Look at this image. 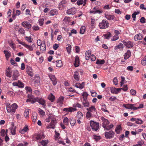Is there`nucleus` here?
<instances>
[{"label": "nucleus", "instance_id": "4", "mask_svg": "<svg viewBox=\"0 0 146 146\" xmlns=\"http://www.w3.org/2000/svg\"><path fill=\"white\" fill-rule=\"evenodd\" d=\"M45 136L44 134H37L35 135L33 137V140L34 141L43 139L45 137Z\"/></svg>", "mask_w": 146, "mask_h": 146}, {"label": "nucleus", "instance_id": "15", "mask_svg": "<svg viewBox=\"0 0 146 146\" xmlns=\"http://www.w3.org/2000/svg\"><path fill=\"white\" fill-rule=\"evenodd\" d=\"M26 72L31 77L33 76V72L32 69L30 66H27Z\"/></svg>", "mask_w": 146, "mask_h": 146}, {"label": "nucleus", "instance_id": "34", "mask_svg": "<svg viewBox=\"0 0 146 146\" xmlns=\"http://www.w3.org/2000/svg\"><path fill=\"white\" fill-rule=\"evenodd\" d=\"M105 62V61L104 59L99 60L98 59L96 60V63L97 64H104Z\"/></svg>", "mask_w": 146, "mask_h": 146}, {"label": "nucleus", "instance_id": "29", "mask_svg": "<svg viewBox=\"0 0 146 146\" xmlns=\"http://www.w3.org/2000/svg\"><path fill=\"white\" fill-rule=\"evenodd\" d=\"M10 68L8 67L6 70L5 74L7 77H11V72L10 70Z\"/></svg>", "mask_w": 146, "mask_h": 146}, {"label": "nucleus", "instance_id": "20", "mask_svg": "<svg viewBox=\"0 0 146 146\" xmlns=\"http://www.w3.org/2000/svg\"><path fill=\"white\" fill-rule=\"evenodd\" d=\"M84 82H83L81 84L79 83H76L75 86L76 87L78 88L82 89L84 88Z\"/></svg>", "mask_w": 146, "mask_h": 146}, {"label": "nucleus", "instance_id": "5", "mask_svg": "<svg viewBox=\"0 0 146 146\" xmlns=\"http://www.w3.org/2000/svg\"><path fill=\"white\" fill-rule=\"evenodd\" d=\"M114 132L112 131H110L109 132H106L105 133V137L107 139H110L114 137Z\"/></svg>", "mask_w": 146, "mask_h": 146}, {"label": "nucleus", "instance_id": "28", "mask_svg": "<svg viewBox=\"0 0 146 146\" xmlns=\"http://www.w3.org/2000/svg\"><path fill=\"white\" fill-rule=\"evenodd\" d=\"M74 78L76 80L78 81L79 80L80 77L78 71H76L74 72Z\"/></svg>", "mask_w": 146, "mask_h": 146}, {"label": "nucleus", "instance_id": "56", "mask_svg": "<svg viewBox=\"0 0 146 146\" xmlns=\"http://www.w3.org/2000/svg\"><path fill=\"white\" fill-rule=\"evenodd\" d=\"M28 144V143L26 142H23V143H20L17 146H27Z\"/></svg>", "mask_w": 146, "mask_h": 146}, {"label": "nucleus", "instance_id": "51", "mask_svg": "<svg viewBox=\"0 0 146 146\" xmlns=\"http://www.w3.org/2000/svg\"><path fill=\"white\" fill-rule=\"evenodd\" d=\"M139 12L138 11L134 12L132 15V17L134 21L135 20L136 15L139 14Z\"/></svg>", "mask_w": 146, "mask_h": 146}, {"label": "nucleus", "instance_id": "40", "mask_svg": "<svg viewBox=\"0 0 146 146\" xmlns=\"http://www.w3.org/2000/svg\"><path fill=\"white\" fill-rule=\"evenodd\" d=\"M103 36L105 38L109 39L110 37H111V34L110 32H108L107 34L103 35Z\"/></svg>", "mask_w": 146, "mask_h": 146}, {"label": "nucleus", "instance_id": "54", "mask_svg": "<svg viewBox=\"0 0 146 146\" xmlns=\"http://www.w3.org/2000/svg\"><path fill=\"white\" fill-rule=\"evenodd\" d=\"M1 135L2 136L4 137L5 136V135H7V132H5V131L4 129H2L1 130Z\"/></svg>", "mask_w": 146, "mask_h": 146}, {"label": "nucleus", "instance_id": "11", "mask_svg": "<svg viewBox=\"0 0 146 146\" xmlns=\"http://www.w3.org/2000/svg\"><path fill=\"white\" fill-rule=\"evenodd\" d=\"M64 98L62 96H60L57 100V103L60 107L62 106L64 102Z\"/></svg>", "mask_w": 146, "mask_h": 146}, {"label": "nucleus", "instance_id": "3", "mask_svg": "<svg viewBox=\"0 0 146 146\" xmlns=\"http://www.w3.org/2000/svg\"><path fill=\"white\" fill-rule=\"evenodd\" d=\"M99 26L101 29H106L109 27V23L106 20H103L100 23Z\"/></svg>", "mask_w": 146, "mask_h": 146}, {"label": "nucleus", "instance_id": "48", "mask_svg": "<svg viewBox=\"0 0 146 146\" xmlns=\"http://www.w3.org/2000/svg\"><path fill=\"white\" fill-rule=\"evenodd\" d=\"M63 122L65 125H68L69 123L68 118L67 117H65L63 120Z\"/></svg>", "mask_w": 146, "mask_h": 146}, {"label": "nucleus", "instance_id": "23", "mask_svg": "<svg viewBox=\"0 0 146 146\" xmlns=\"http://www.w3.org/2000/svg\"><path fill=\"white\" fill-rule=\"evenodd\" d=\"M13 72L14 79L16 80L18 77L19 76V72L17 70H14Z\"/></svg>", "mask_w": 146, "mask_h": 146}, {"label": "nucleus", "instance_id": "49", "mask_svg": "<svg viewBox=\"0 0 146 146\" xmlns=\"http://www.w3.org/2000/svg\"><path fill=\"white\" fill-rule=\"evenodd\" d=\"M86 27L84 26H82L81 27L80 33V34H84L85 31Z\"/></svg>", "mask_w": 146, "mask_h": 146}, {"label": "nucleus", "instance_id": "1", "mask_svg": "<svg viewBox=\"0 0 146 146\" xmlns=\"http://www.w3.org/2000/svg\"><path fill=\"white\" fill-rule=\"evenodd\" d=\"M90 125L92 129L94 131H97L99 128V123L97 122H95L92 120L90 121Z\"/></svg>", "mask_w": 146, "mask_h": 146}, {"label": "nucleus", "instance_id": "31", "mask_svg": "<svg viewBox=\"0 0 146 146\" xmlns=\"http://www.w3.org/2000/svg\"><path fill=\"white\" fill-rule=\"evenodd\" d=\"M37 114L35 112H33L32 113V118L33 119V121L35 122L37 119Z\"/></svg>", "mask_w": 146, "mask_h": 146}, {"label": "nucleus", "instance_id": "18", "mask_svg": "<svg viewBox=\"0 0 146 146\" xmlns=\"http://www.w3.org/2000/svg\"><path fill=\"white\" fill-rule=\"evenodd\" d=\"M28 130V126L27 125H26L23 129H20L19 131V132L21 134H24Z\"/></svg>", "mask_w": 146, "mask_h": 146}, {"label": "nucleus", "instance_id": "38", "mask_svg": "<svg viewBox=\"0 0 146 146\" xmlns=\"http://www.w3.org/2000/svg\"><path fill=\"white\" fill-rule=\"evenodd\" d=\"M56 66L58 67H61L62 66V61L60 60H58L56 61Z\"/></svg>", "mask_w": 146, "mask_h": 146}, {"label": "nucleus", "instance_id": "33", "mask_svg": "<svg viewBox=\"0 0 146 146\" xmlns=\"http://www.w3.org/2000/svg\"><path fill=\"white\" fill-rule=\"evenodd\" d=\"M73 107L74 108H80L82 109L84 108V106L79 103H77L74 104L73 105Z\"/></svg>", "mask_w": 146, "mask_h": 146}, {"label": "nucleus", "instance_id": "9", "mask_svg": "<svg viewBox=\"0 0 146 146\" xmlns=\"http://www.w3.org/2000/svg\"><path fill=\"white\" fill-rule=\"evenodd\" d=\"M102 120V124L103 127H105L106 125H108L109 123V121L103 117H101Z\"/></svg>", "mask_w": 146, "mask_h": 146}, {"label": "nucleus", "instance_id": "22", "mask_svg": "<svg viewBox=\"0 0 146 146\" xmlns=\"http://www.w3.org/2000/svg\"><path fill=\"white\" fill-rule=\"evenodd\" d=\"M36 45L35 44H33L31 46L27 44H26L25 45V47L29 49V50L32 51L33 50V47H35Z\"/></svg>", "mask_w": 146, "mask_h": 146}, {"label": "nucleus", "instance_id": "21", "mask_svg": "<svg viewBox=\"0 0 146 146\" xmlns=\"http://www.w3.org/2000/svg\"><path fill=\"white\" fill-rule=\"evenodd\" d=\"M87 110L90 112L94 113V112H96V109L95 107L94 106H92L89 108H87Z\"/></svg>", "mask_w": 146, "mask_h": 146}, {"label": "nucleus", "instance_id": "59", "mask_svg": "<svg viewBox=\"0 0 146 146\" xmlns=\"http://www.w3.org/2000/svg\"><path fill=\"white\" fill-rule=\"evenodd\" d=\"M25 38L26 40L29 42H32L33 39L31 37V36L29 37L26 36L25 37Z\"/></svg>", "mask_w": 146, "mask_h": 146}, {"label": "nucleus", "instance_id": "64", "mask_svg": "<svg viewBox=\"0 0 146 146\" xmlns=\"http://www.w3.org/2000/svg\"><path fill=\"white\" fill-rule=\"evenodd\" d=\"M40 50L42 51V52H43L46 50V45H44V46H43L42 45H41L40 46Z\"/></svg>", "mask_w": 146, "mask_h": 146}, {"label": "nucleus", "instance_id": "27", "mask_svg": "<svg viewBox=\"0 0 146 146\" xmlns=\"http://www.w3.org/2000/svg\"><path fill=\"white\" fill-rule=\"evenodd\" d=\"M26 102H31L32 104H34L36 102V98H28Z\"/></svg>", "mask_w": 146, "mask_h": 146}, {"label": "nucleus", "instance_id": "58", "mask_svg": "<svg viewBox=\"0 0 146 146\" xmlns=\"http://www.w3.org/2000/svg\"><path fill=\"white\" fill-rule=\"evenodd\" d=\"M44 19L42 18L39 19L38 20L39 25L40 26L43 25L44 24Z\"/></svg>", "mask_w": 146, "mask_h": 146}, {"label": "nucleus", "instance_id": "24", "mask_svg": "<svg viewBox=\"0 0 146 146\" xmlns=\"http://www.w3.org/2000/svg\"><path fill=\"white\" fill-rule=\"evenodd\" d=\"M105 15L106 18L110 20H113L115 18V17L113 15H108L107 13H105Z\"/></svg>", "mask_w": 146, "mask_h": 146}, {"label": "nucleus", "instance_id": "19", "mask_svg": "<svg viewBox=\"0 0 146 146\" xmlns=\"http://www.w3.org/2000/svg\"><path fill=\"white\" fill-rule=\"evenodd\" d=\"M80 61L79 60V58L77 56H76L75 59L74 63V65L75 67H78L79 66Z\"/></svg>", "mask_w": 146, "mask_h": 146}, {"label": "nucleus", "instance_id": "10", "mask_svg": "<svg viewBox=\"0 0 146 146\" xmlns=\"http://www.w3.org/2000/svg\"><path fill=\"white\" fill-rule=\"evenodd\" d=\"M134 104H124L123 106L126 109L133 110H137V107L134 106Z\"/></svg>", "mask_w": 146, "mask_h": 146}, {"label": "nucleus", "instance_id": "61", "mask_svg": "<svg viewBox=\"0 0 146 146\" xmlns=\"http://www.w3.org/2000/svg\"><path fill=\"white\" fill-rule=\"evenodd\" d=\"M102 11L101 10H96L95 11H90V13H98L99 14H100L102 13Z\"/></svg>", "mask_w": 146, "mask_h": 146}, {"label": "nucleus", "instance_id": "8", "mask_svg": "<svg viewBox=\"0 0 146 146\" xmlns=\"http://www.w3.org/2000/svg\"><path fill=\"white\" fill-rule=\"evenodd\" d=\"M122 42L124 45L128 48H132L133 47V43L131 41L123 40Z\"/></svg>", "mask_w": 146, "mask_h": 146}, {"label": "nucleus", "instance_id": "46", "mask_svg": "<svg viewBox=\"0 0 146 146\" xmlns=\"http://www.w3.org/2000/svg\"><path fill=\"white\" fill-rule=\"evenodd\" d=\"M63 111H65L66 112H72V110L71 107H69L68 108H65L63 109Z\"/></svg>", "mask_w": 146, "mask_h": 146}, {"label": "nucleus", "instance_id": "50", "mask_svg": "<svg viewBox=\"0 0 146 146\" xmlns=\"http://www.w3.org/2000/svg\"><path fill=\"white\" fill-rule=\"evenodd\" d=\"M50 13L51 15L53 16L57 13V11L56 10H51L50 11Z\"/></svg>", "mask_w": 146, "mask_h": 146}, {"label": "nucleus", "instance_id": "44", "mask_svg": "<svg viewBox=\"0 0 146 146\" xmlns=\"http://www.w3.org/2000/svg\"><path fill=\"white\" fill-rule=\"evenodd\" d=\"M71 48V45L69 44H68L66 45V50L67 52L69 54L70 53V50Z\"/></svg>", "mask_w": 146, "mask_h": 146}, {"label": "nucleus", "instance_id": "6", "mask_svg": "<svg viewBox=\"0 0 146 146\" xmlns=\"http://www.w3.org/2000/svg\"><path fill=\"white\" fill-rule=\"evenodd\" d=\"M48 76L50 80L52 82V84L54 86H55L57 83V79L54 75L51 74H49Z\"/></svg>", "mask_w": 146, "mask_h": 146}, {"label": "nucleus", "instance_id": "37", "mask_svg": "<svg viewBox=\"0 0 146 146\" xmlns=\"http://www.w3.org/2000/svg\"><path fill=\"white\" fill-rule=\"evenodd\" d=\"M73 10H67L66 13L68 15H74L76 13V10L73 11Z\"/></svg>", "mask_w": 146, "mask_h": 146}, {"label": "nucleus", "instance_id": "47", "mask_svg": "<svg viewBox=\"0 0 146 146\" xmlns=\"http://www.w3.org/2000/svg\"><path fill=\"white\" fill-rule=\"evenodd\" d=\"M141 62L143 66L146 65V55L142 59Z\"/></svg>", "mask_w": 146, "mask_h": 146}, {"label": "nucleus", "instance_id": "35", "mask_svg": "<svg viewBox=\"0 0 146 146\" xmlns=\"http://www.w3.org/2000/svg\"><path fill=\"white\" fill-rule=\"evenodd\" d=\"M70 122L71 125L72 126H73L76 123V120L75 119L72 117L70 118Z\"/></svg>", "mask_w": 146, "mask_h": 146}, {"label": "nucleus", "instance_id": "32", "mask_svg": "<svg viewBox=\"0 0 146 146\" xmlns=\"http://www.w3.org/2000/svg\"><path fill=\"white\" fill-rule=\"evenodd\" d=\"M3 52L5 54L6 59H7L9 58L11 56V53L7 50H5Z\"/></svg>", "mask_w": 146, "mask_h": 146}, {"label": "nucleus", "instance_id": "36", "mask_svg": "<svg viewBox=\"0 0 146 146\" xmlns=\"http://www.w3.org/2000/svg\"><path fill=\"white\" fill-rule=\"evenodd\" d=\"M83 114L80 111H78L77 113L76 117L77 118L79 119H81L83 117Z\"/></svg>", "mask_w": 146, "mask_h": 146}, {"label": "nucleus", "instance_id": "13", "mask_svg": "<svg viewBox=\"0 0 146 146\" xmlns=\"http://www.w3.org/2000/svg\"><path fill=\"white\" fill-rule=\"evenodd\" d=\"M21 25L27 28L29 30L31 28L32 26L27 21L23 22L21 23Z\"/></svg>", "mask_w": 146, "mask_h": 146}, {"label": "nucleus", "instance_id": "7", "mask_svg": "<svg viewBox=\"0 0 146 146\" xmlns=\"http://www.w3.org/2000/svg\"><path fill=\"white\" fill-rule=\"evenodd\" d=\"M56 123V121L55 119H52L51 120V122L48 126H46L47 129L52 128L54 129L55 124Z\"/></svg>", "mask_w": 146, "mask_h": 146}, {"label": "nucleus", "instance_id": "43", "mask_svg": "<svg viewBox=\"0 0 146 146\" xmlns=\"http://www.w3.org/2000/svg\"><path fill=\"white\" fill-rule=\"evenodd\" d=\"M48 143V140H42L40 143L41 145L43 146H46Z\"/></svg>", "mask_w": 146, "mask_h": 146}, {"label": "nucleus", "instance_id": "17", "mask_svg": "<svg viewBox=\"0 0 146 146\" xmlns=\"http://www.w3.org/2000/svg\"><path fill=\"white\" fill-rule=\"evenodd\" d=\"M66 2L65 1L62 0L60 3L59 5V9H64L66 5Z\"/></svg>", "mask_w": 146, "mask_h": 146}, {"label": "nucleus", "instance_id": "60", "mask_svg": "<svg viewBox=\"0 0 146 146\" xmlns=\"http://www.w3.org/2000/svg\"><path fill=\"white\" fill-rule=\"evenodd\" d=\"M24 84L19 80L18 81V86L19 88H23L24 86Z\"/></svg>", "mask_w": 146, "mask_h": 146}, {"label": "nucleus", "instance_id": "16", "mask_svg": "<svg viewBox=\"0 0 146 146\" xmlns=\"http://www.w3.org/2000/svg\"><path fill=\"white\" fill-rule=\"evenodd\" d=\"M36 102H38L39 104L43 105L45 106V101L42 98H36Z\"/></svg>", "mask_w": 146, "mask_h": 146}, {"label": "nucleus", "instance_id": "12", "mask_svg": "<svg viewBox=\"0 0 146 146\" xmlns=\"http://www.w3.org/2000/svg\"><path fill=\"white\" fill-rule=\"evenodd\" d=\"M143 37V35L141 33H139L135 35L134 39L135 40L137 41L141 40Z\"/></svg>", "mask_w": 146, "mask_h": 146}, {"label": "nucleus", "instance_id": "57", "mask_svg": "<svg viewBox=\"0 0 146 146\" xmlns=\"http://www.w3.org/2000/svg\"><path fill=\"white\" fill-rule=\"evenodd\" d=\"M135 123L137 124H141L143 123V122L142 120L139 118H136Z\"/></svg>", "mask_w": 146, "mask_h": 146}, {"label": "nucleus", "instance_id": "26", "mask_svg": "<svg viewBox=\"0 0 146 146\" xmlns=\"http://www.w3.org/2000/svg\"><path fill=\"white\" fill-rule=\"evenodd\" d=\"M91 55V52L89 51H87L86 52L85 57L86 60H88Z\"/></svg>", "mask_w": 146, "mask_h": 146}, {"label": "nucleus", "instance_id": "30", "mask_svg": "<svg viewBox=\"0 0 146 146\" xmlns=\"http://www.w3.org/2000/svg\"><path fill=\"white\" fill-rule=\"evenodd\" d=\"M123 45L121 43H120L118 45L115 46L114 49L116 50L117 49H119L120 50H123Z\"/></svg>", "mask_w": 146, "mask_h": 146}, {"label": "nucleus", "instance_id": "62", "mask_svg": "<svg viewBox=\"0 0 146 146\" xmlns=\"http://www.w3.org/2000/svg\"><path fill=\"white\" fill-rule=\"evenodd\" d=\"M86 116L87 119L89 118L92 117V114L90 111H88L86 113Z\"/></svg>", "mask_w": 146, "mask_h": 146}, {"label": "nucleus", "instance_id": "39", "mask_svg": "<svg viewBox=\"0 0 146 146\" xmlns=\"http://www.w3.org/2000/svg\"><path fill=\"white\" fill-rule=\"evenodd\" d=\"M48 98L52 102H53L55 100V96L52 94H51L49 96Z\"/></svg>", "mask_w": 146, "mask_h": 146}, {"label": "nucleus", "instance_id": "52", "mask_svg": "<svg viewBox=\"0 0 146 146\" xmlns=\"http://www.w3.org/2000/svg\"><path fill=\"white\" fill-rule=\"evenodd\" d=\"M111 93L112 94H117V92L116 91V88L114 87H112L111 88Z\"/></svg>", "mask_w": 146, "mask_h": 146}, {"label": "nucleus", "instance_id": "55", "mask_svg": "<svg viewBox=\"0 0 146 146\" xmlns=\"http://www.w3.org/2000/svg\"><path fill=\"white\" fill-rule=\"evenodd\" d=\"M33 81L35 84L38 83L40 82V78L38 77H34Z\"/></svg>", "mask_w": 146, "mask_h": 146}, {"label": "nucleus", "instance_id": "53", "mask_svg": "<svg viewBox=\"0 0 146 146\" xmlns=\"http://www.w3.org/2000/svg\"><path fill=\"white\" fill-rule=\"evenodd\" d=\"M84 102H83L82 104L85 107H89L90 106L89 102L86 100L84 101Z\"/></svg>", "mask_w": 146, "mask_h": 146}, {"label": "nucleus", "instance_id": "2", "mask_svg": "<svg viewBox=\"0 0 146 146\" xmlns=\"http://www.w3.org/2000/svg\"><path fill=\"white\" fill-rule=\"evenodd\" d=\"M18 106L16 104L14 103L11 105L7 107V110L9 113L15 112Z\"/></svg>", "mask_w": 146, "mask_h": 146}, {"label": "nucleus", "instance_id": "41", "mask_svg": "<svg viewBox=\"0 0 146 146\" xmlns=\"http://www.w3.org/2000/svg\"><path fill=\"white\" fill-rule=\"evenodd\" d=\"M113 127V124H111L109 125H106L105 127H104L103 128H104L105 130H109L111 128H112V127Z\"/></svg>", "mask_w": 146, "mask_h": 146}, {"label": "nucleus", "instance_id": "45", "mask_svg": "<svg viewBox=\"0 0 146 146\" xmlns=\"http://www.w3.org/2000/svg\"><path fill=\"white\" fill-rule=\"evenodd\" d=\"M84 98V101L87 100L88 94L86 92H84L82 94Z\"/></svg>", "mask_w": 146, "mask_h": 146}, {"label": "nucleus", "instance_id": "14", "mask_svg": "<svg viewBox=\"0 0 146 146\" xmlns=\"http://www.w3.org/2000/svg\"><path fill=\"white\" fill-rule=\"evenodd\" d=\"M16 126H14V124L13 123L12 124V127L9 128V129L12 135H15L16 134Z\"/></svg>", "mask_w": 146, "mask_h": 146}, {"label": "nucleus", "instance_id": "25", "mask_svg": "<svg viewBox=\"0 0 146 146\" xmlns=\"http://www.w3.org/2000/svg\"><path fill=\"white\" fill-rule=\"evenodd\" d=\"M131 52L129 50H128L127 52L125 54L124 59L125 60L128 59L131 56Z\"/></svg>", "mask_w": 146, "mask_h": 146}, {"label": "nucleus", "instance_id": "63", "mask_svg": "<svg viewBox=\"0 0 146 146\" xmlns=\"http://www.w3.org/2000/svg\"><path fill=\"white\" fill-rule=\"evenodd\" d=\"M25 89L27 90V93L29 92L31 93L32 92V90L30 87L27 86L25 87Z\"/></svg>", "mask_w": 146, "mask_h": 146}, {"label": "nucleus", "instance_id": "42", "mask_svg": "<svg viewBox=\"0 0 146 146\" xmlns=\"http://www.w3.org/2000/svg\"><path fill=\"white\" fill-rule=\"evenodd\" d=\"M29 110L27 109L25 110L24 113V115L25 117H28L29 116Z\"/></svg>", "mask_w": 146, "mask_h": 146}]
</instances>
